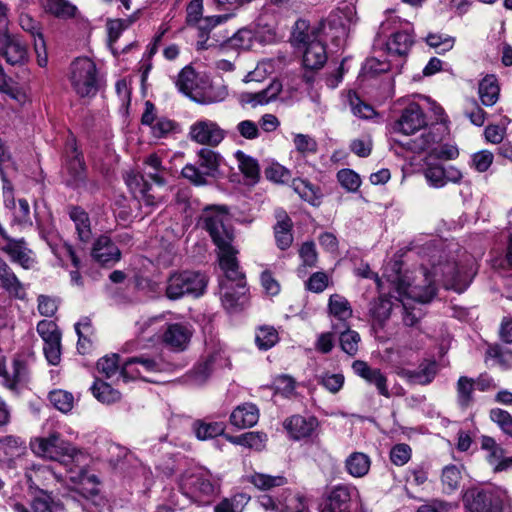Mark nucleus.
<instances>
[{"label": "nucleus", "mask_w": 512, "mask_h": 512, "mask_svg": "<svg viewBox=\"0 0 512 512\" xmlns=\"http://www.w3.org/2000/svg\"><path fill=\"white\" fill-rule=\"evenodd\" d=\"M237 254L238 250L226 241V311L231 313L245 310L250 303L246 276L239 269Z\"/></svg>", "instance_id": "nucleus-1"}, {"label": "nucleus", "mask_w": 512, "mask_h": 512, "mask_svg": "<svg viewBox=\"0 0 512 512\" xmlns=\"http://www.w3.org/2000/svg\"><path fill=\"white\" fill-rule=\"evenodd\" d=\"M62 165L66 173L64 184L66 187L77 190L85 188L88 182V167L84 153L78 145L76 136L69 131L62 153Z\"/></svg>", "instance_id": "nucleus-2"}, {"label": "nucleus", "mask_w": 512, "mask_h": 512, "mask_svg": "<svg viewBox=\"0 0 512 512\" xmlns=\"http://www.w3.org/2000/svg\"><path fill=\"white\" fill-rule=\"evenodd\" d=\"M198 225L216 246L217 266L224 272V205H207L199 216ZM218 285L224 288V273L218 275Z\"/></svg>", "instance_id": "nucleus-3"}, {"label": "nucleus", "mask_w": 512, "mask_h": 512, "mask_svg": "<svg viewBox=\"0 0 512 512\" xmlns=\"http://www.w3.org/2000/svg\"><path fill=\"white\" fill-rule=\"evenodd\" d=\"M206 286L205 277L199 271H174L166 280L165 296L171 301H177L186 296L197 298L204 294Z\"/></svg>", "instance_id": "nucleus-4"}, {"label": "nucleus", "mask_w": 512, "mask_h": 512, "mask_svg": "<svg viewBox=\"0 0 512 512\" xmlns=\"http://www.w3.org/2000/svg\"><path fill=\"white\" fill-rule=\"evenodd\" d=\"M418 274L412 282L408 276H396V279L393 280L400 301L403 302L405 296L416 302L428 303L435 297L436 287L431 273L422 267Z\"/></svg>", "instance_id": "nucleus-5"}, {"label": "nucleus", "mask_w": 512, "mask_h": 512, "mask_svg": "<svg viewBox=\"0 0 512 512\" xmlns=\"http://www.w3.org/2000/svg\"><path fill=\"white\" fill-rule=\"evenodd\" d=\"M463 503L468 512H503L504 506L510 505V497L501 487L472 488L465 492Z\"/></svg>", "instance_id": "nucleus-6"}, {"label": "nucleus", "mask_w": 512, "mask_h": 512, "mask_svg": "<svg viewBox=\"0 0 512 512\" xmlns=\"http://www.w3.org/2000/svg\"><path fill=\"white\" fill-rule=\"evenodd\" d=\"M98 71L96 64L89 58H77L71 64L70 82L81 97H94L99 91Z\"/></svg>", "instance_id": "nucleus-7"}, {"label": "nucleus", "mask_w": 512, "mask_h": 512, "mask_svg": "<svg viewBox=\"0 0 512 512\" xmlns=\"http://www.w3.org/2000/svg\"><path fill=\"white\" fill-rule=\"evenodd\" d=\"M30 448L38 457L53 461H61L64 457L73 458L76 453L75 447L59 432H52L45 437L32 438Z\"/></svg>", "instance_id": "nucleus-8"}, {"label": "nucleus", "mask_w": 512, "mask_h": 512, "mask_svg": "<svg viewBox=\"0 0 512 512\" xmlns=\"http://www.w3.org/2000/svg\"><path fill=\"white\" fill-rule=\"evenodd\" d=\"M70 481L73 484L71 493L81 496L99 510L106 505L107 500L101 492V481L97 475L82 468L70 477Z\"/></svg>", "instance_id": "nucleus-9"}, {"label": "nucleus", "mask_w": 512, "mask_h": 512, "mask_svg": "<svg viewBox=\"0 0 512 512\" xmlns=\"http://www.w3.org/2000/svg\"><path fill=\"white\" fill-rule=\"evenodd\" d=\"M434 274H441L443 284L446 289L454 290L457 293L464 292L470 285L475 271L468 264H458L456 262H446L434 267Z\"/></svg>", "instance_id": "nucleus-10"}, {"label": "nucleus", "mask_w": 512, "mask_h": 512, "mask_svg": "<svg viewBox=\"0 0 512 512\" xmlns=\"http://www.w3.org/2000/svg\"><path fill=\"white\" fill-rule=\"evenodd\" d=\"M426 126V117L421 107L416 103L409 104L400 118L394 123L393 131L405 135L414 134Z\"/></svg>", "instance_id": "nucleus-11"}, {"label": "nucleus", "mask_w": 512, "mask_h": 512, "mask_svg": "<svg viewBox=\"0 0 512 512\" xmlns=\"http://www.w3.org/2000/svg\"><path fill=\"white\" fill-rule=\"evenodd\" d=\"M424 176L434 188H442L448 183L458 184L462 180V172L453 165L428 164Z\"/></svg>", "instance_id": "nucleus-12"}, {"label": "nucleus", "mask_w": 512, "mask_h": 512, "mask_svg": "<svg viewBox=\"0 0 512 512\" xmlns=\"http://www.w3.org/2000/svg\"><path fill=\"white\" fill-rule=\"evenodd\" d=\"M91 256L101 266L111 267L120 260L121 251L109 236L100 235L93 243Z\"/></svg>", "instance_id": "nucleus-13"}, {"label": "nucleus", "mask_w": 512, "mask_h": 512, "mask_svg": "<svg viewBox=\"0 0 512 512\" xmlns=\"http://www.w3.org/2000/svg\"><path fill=\"white\" fill-rule=\"evenodd\" d=\"M189 137L192 141L209 146H217L223 139V131L208 120L196 121L190 127Z\"/></svg>", "instance_id": "nucleus-14"}, {"label": "nucleus", "mask_w": 512, "mask_h": 512, "mask_svg": "<svg viewBox=\"0 0 512 512\" xmlns=\"http://www.w3.org/2000/svg\"><path fill=\"white\" fill-rule=\"evenodd\" d=\"M20 26L24 31L30 34L33 40L34 50L37 56V63L40 67H45L48 63L46 43L38 21L29 15L20 16Z\"/></svg>", "instance_id": "nucleus-15"}, {"label": "nucleus", "mask_w": 512, "mask_h": 512, "mask_svg": "<svg viewBox=\"0 0 512 512\" xmlns=\"http://www.w3.org/2000/svg\"><path fill=\"white\" fill-rule=\"evenodd\" d=\"M192 337V332L182 323L167 324L162 334V343L175 352L184 351Z\"/></svg>", "instance_id": "nucleus-16"}, {"label": "nucleus", "mask_w": 512, "mask_h": 512, "mask_svg": "<svg viewBox=\"0 0 512 512\" xmlns=\"http://www.w3.org/2000/svg\"><path fill=\"white\" fill-rule=\"evenodd\" d=\"M353 371L365 379L368 383L375 385L379 394L389 398L390 392L387 386V378L380 369L371 368L365 361L356 360L352 364Z\"/></svg>", "instance_id": "nucleus-17"}, {"label": "nucleus", "mask_w": 512, "mask_h": 512, "mask_svg": "<svg viewBox=\"0 0 512 512\" xmlns=\"http://www.w3.org/2000/svg\"><path fill=\"white\" fill-rule=\"evenodd\" d=\"M0 57L9 65H24L29 59L27 46L17 35L10 33L4 44V49L0 53Z\"/></svg>", "instance_id": "nucleus-18"}, {"label": "nucleus", "mask_w": 512, "mask_h": 512, "mask_svg": "<svg viewBox=\"0 0 512 512\" xmlns=\"http://www.w3.org/2000/svg\"><path fill=\"white\" fill-rule=\"evenodd\" d=\"M353 487L335 486L329 493L327 503L320 512H351V494Z\"/></svg>", "instance_id": "nucleus-19"}, {"label": "nucleus", "mask_w": 512, "mask_h": 512, "mask_svg": "<svg viewBox=\"0 0 512 512\" xmlns=\"http://www.w3.org/2000/svg\"><path fill=\"white\" fill-rule=\"evenodd\" d=\"M438 373V364L436 361H424L418 369L409 370L402 368L397 374L406 379L411 384L427 385L433 381Z\"/></svg>", "instance_id": "nucleus-20"}, {"label": "nucleus", "mask_w": 512, "mask_h": 512, "mask_svg": "<svg viewBox=\"0 0 512 512\" xmlns=\"http://www.w3.org/2000/svg\"><path fill=\"white\" fill-rule=\"evenodd\" d=\"M181 489L189 497L209 496L214 493V485L203 473H191L182 479Z\"/></svg>", "instance_id": "nucleus-21"}, {"label": "nucleus", "mask_w": 512, "mask_h": 512, "mask_svg": "<svg viewBox=\"0 0 512 512\" xmlns=\"http://www.w3.org/2000/svg\"><path fill=\"white\" fill-rule=\"evenodd\" d=\"M0 282L2 288L8 292L10 297L20 300L25 299L26 293L23 284L2 257H0Z\"/></svg>", "instance_id": "nucleus-22"}, {"label": "nucleus", "mask_w": 512, "mask_h": 512, "mask_svg": "<svg viewBox=\"0 0 512 512\" xmlns=\"http://www.w3.org/2000/svg\"><path fill=\"white\" fill-rule=\"evenodd\" d=\"M56 506L52 492L39 489L38 493L31 499L28 506L21 502L13 504L12 508L15 512H54Z\"/></svg>", "instance_id": "nucleus-23"}, {"label": "nucleus", "mask_w": 512, "mask_h": 512, "mask_svg": "<svg viewBox=\"0 0 512 512\" xmlns=\"http://www.w3.org/2000/svg\"><path fill=\"white\" fill-rule=\"evenodd\" d=\"M442 140L438 127H431L424 131L420 136L408 140L405 143H400L404 148L414 153H421L424 151L435 148V145Z\"/></svg>", "instance_id": "nucleus-24"}, {"label": "nucleus", "mask_w": 512, "mask_h": 512, "mask_svg": "<svg viewBox=\"0 0 512 512\" xmlns=\"http://www.w3.org/2000/svg\"><path fill=\"white\" fill-rule=\"evenodd\" d=\"M277 222L274 226V234L278 248L286 250L293 243L292 227L293 223L284 210L276 211Z\"/></svg>", "instance_id": "nucleus-25"}, {"label": "nucleus", "mask_w": 512, "mask_h": 512, "mask_svg": "<svg viewBox=\"0 0 512 512\" xmlns=\"http://www.w3.org/2000/svg\"><path fill=\"white\" fill-rule=\"evenodd\" d=\"M68 215L75 224L78 239L83 243H88L92 237L89 214L79 205H69Z\"/></svg>", "instance_id": "nucleus-26"}, {"label": "nucleus", "mask_w": 512, "mask_h": 512, "mask_svg": "<svg viewBox=\"0 0 512 512\" xmlns=\"http://www.w3.org/2000/svg\"><path fill=\"white\" fill-rule=\"evenodd\" d=\"M303 65L307 69L316 70L323 67L327 61L325 45L320 41H312L303 48Z\"/></svg>", "instance_id": "nucleus-27"}, {"label": "nucleus", "mask_w": 512, "mask_h": 512, "mask_svg": "<svg viewBox=\"0 0 512 512\" xmlns=\"http://www.w3.org/2000/svg\"><path fill=\"white\" fill-rule=\"evenodd\" d=\"M283 425L292 438L301 439L311 435L316 426V419L294 415L285 420Z\"/></svg>", "instance_id": "nucleus-28"}, {"label": "nucleus", "mask_w": 512, "mask_h": 512, "mask_svg": "<svg viewBox=\"0 0 512 512\" xmlns=\"http://www.w3.org/2000/svg\"><path fill=\"white\" fill-rule=\"evenodd\" d=\"M346 472L354 478L365 477L371 467V458L363 452H352L344 461Z\"/></svg>", "instance_id": "nucleus-29"}, {"label": "nucleus", "mask_w": 512, "mask_h": 512, "mask_svg": "<svg viewBox=\"0 0 512 512\" xmlns=\"http://www.w3.org/2000/svg\"><path fill=\"white\" fill-rule=\"evenodd\" d=\"M259 419V411L253 404L238 406L230 416V422L237 428H248L254 426Z\"/></svg>", "instance_id": "nucleus-30"}, {"label": "nucleus", "mask_w": 512, "mask_h": 512, "mask_svg": "<svg viewBox=\"0 0 512 512\" xmlns=\"http://www.w3.org/2000/svg\"><path fill=\"white\" fill-rule=\"evenodd\" d=\"M26 242L24 238L11 240L2 250L7 253L13 262L18 263L22 268L28 270L32 268L34 259L26 252Z\"/></svg>", "instance_id": "nucleus-31"}, {"label": "nucleus", "mask_w": 512, "mask_h": 512, "mask_svg": "<svg viewBox=\"0 0 512 512\" xmlns=\"http://www.w3.org/2000/svg\"><path fill=\"white\" fill-rule=\"evenodd\" d=\"M317 40L315 29H312L306 20L299 19L295 22L290 39L294 47L303 49Z\"/></svg>", "instance_id": "nucleus-32"}, {"label": "nucleus", "mask_w": 512, "mask_h": 512, "mask_svg": "<svg viewBox=\"0 0 512 512\" xmlns=\"http://www.w3.org/2000/svg\"><path fill=\"white\" fill-rule=\"evenodd\" d=\"M90 390L92 395L102 404L111 405L121 400V392L101 379H95Z\"/></svg>", "instance_id": "nucleus-33"}, {"label": "nucleus", "mask_w": 512, "mask_h": 512, "mask_svg": "<svg viewBox=\"0 0 512 512\" xmlns=\"http://www.w3.org/2000/svg\"><path fill=\"white\" fill-rule=\"evenodd\" d=\"M127 185L133 193L139 194L146 206H155L157 204L155 197L150 194L152 185L143 174H135L129 177Z\"/></svg>", "instance_id": "nucleus-34"}, {"label": "nucleus", "mask_w": 512, "mask_h": 512, "mask_svg": "<svg viewBox=\"0 0 512 512\" xmlns=\"http://www.w3.org/2000/svg\"><path fill=\"white\" fill-rule=\"evenodd\" d=\"M413 42V37L408 32H395L386 43L387 51L390 55L405 56L409 52Z\"/></svg>", "instance_id": "nucleus-35"}, {"label": "nucleus", "mask_w": 512, "mask_h": 512, "mask_svg": "<svg viewBox=\"0 0 512 512\" xmlns=\"http://www.w3.org/2000/svg\"><path fill=\"white\" fill-rule=\"evenodd\" d=\"M192 431L198 440L206 441L224 435V423L195 420L192 424Z\"/></svg>", "instance_id": "nucleus-36"}, {"label": "nucleus", "mask_w": 512, "mask_h": 512, "mask_svg": "<svg viewBox=\"0 0 512 512\" xmlns=\"http://www.w3.org/2000/svg\"><path fill=\"white\" fill-rule=\"evenodd\" d=\"M479 97L485 106H493L499 98V86L497 79L493 75H487L479 83Z\"/></svg>", "instance_id": "nucleus-37"}, {"label": "nucleus", "mask_w": 512, "mask_h": 512, "mask_svg": "<svg viewBox=\"0 0 512 512\" xmlns=\"http://www.w3.org/2000/svg\"><path fill=\"white\" fill-rule=\"evenodd\" d=\"M328 310L330 315L343 322V326L346 327L345 322L352 317V308L348 300L339 295L332 294L328 301Z\"/></svg>", "instance_id": "nucleus-38"}, {"label": "nucleus", "mask_w": 512, "mask_h": 512, "mask_svg": "<svg viewBox=\"0 0 512 512\" xmlns=\"http://www.w3.org/2000/svg\"><path fill=\"white\" fill-rule=\"evenodd\" d=\"M136 17L134 15L122 19H109L107 21L106 27L108 32V44L112 49L113 54H116V51L113 49V45L118 41L123 31L128 29L135 21Z\"/></svg>", "instance_id": "nucleus-39"}, {"label": "nucleus", "mask_w": 512, "mask_h": 512, "mask_svg": "<svg viewBox=\"0 0 512 512\" xmlns=\"http://www.w3.org/2000/svg\"><path fill=\"white\" fill-rule=\"evenodd\" d=\"M26 450V442L19 436L6 435L0 438V451L7 458H16L24 454Z\"/></svg>", "instance_id": "nucleus-40"}, {"label": "nucleus", "mask_w": 512, "mask_h": 512, "mask_svg": "<svg viewBox=\"0 0 512 512\" xmlns=\"http://www.w3.org/2000/svg\"><path fill=\"white\" fill-rule=\"evenodd\" d=\"M150 130L151 135L157 139L167 138L170 135L182 132L181 125L178 122L165 116L159 117Z\"/></svg>", "instance_id": "nucleus-41"}, {"label": "nucleus", "mask_w": 512, "mask_h": 512, "mask_svg": "<svg viewBox=\"0 0 512 512\" xmlns=\"http://www.w3.org/2000/svg\"><path fill=\"white\" fill-rule=\"evenodd\" d=\"M279 341L278 331L270 325H262L256 329L255 343L260 350H268Z\"/></svg>", "instance_id": "nucleus-42"}, {"label": "nucleus", "mask_w": 512, "mask_h": 512, "mask_svg": "<svg viewBox=\"0 0 512 512\" xmlns=\"http://www.w3.org/2000/svg\"><path fill=\"white\" fill-rule=\"evenodd\" d=\"M197 73L192 65H186L178 74L176 86L178 90L191 97L193 90L197 87Z\"/></svg>", "instance_id": "nucleus-43"}, {"label": "nucleus", "mask_w": 512, "mask_h": 512, "mask_svg": "<svg viewBox=\"0 0 512 512\" xmlns=\"http://www.w3.org/2000/svg\"><path fill=\"white\" fill-rule=\"evenodd\" d=\"M248 481L260 490H269L275 487L284 486L287 479L282 475L272 476L264 473H253L248 477Z\"/></svg>", "instance_id": "nucleus-44"}, {"label": "nucleus", "mask_w": 512, "mask_h": 512, "mask_svg": "<svg viewBox=\"0 0 512 512\" xmlns=\"http://www.w3.org/2000/svg\"><path fill=\"white\" fill-rule=\"evenodd\" d=\"M462 480L460 468L456 465H447L442 470L441 483L443 492L451 494L456 491Z\"/></svg>", "instance_id": "nucleus-45"}, {"label": "nucleus", "mask_w": 512, "mask_h": 512, "mask_svg": "<svg viewBox=\"0 0 512 512\" xmlns=\"http://www.w3.org/2000/svg\"><path fill=\"white\" fill-rule=\"evenodd\" d=\"M48 400L52 406L62 413H68L73 409L74 396L71 392L63 389H54L49 392Z\"/></svg>", "instance_id": "nucleus-46"}, {"label": "nucleus", "mask_w": 512, "mask_h": 512, "mask_svg": "<svg viewBox=\"0 0 512 512\" xmlns=\"http://www.w3.org/2000/svg\"><path fill=\"white\" fill-rule=\"evenodd\" d=\"M235 157L238 161V168L245 177L256 182L259 178V166L257 161L245 155L242 151H237Z\"/></svg>", "instance_id": "nucleus-47"}, {"label": "nucleus", "mask_w": 512, "mask_h": 512, "mask_svg": "<svg viewBox=\"0 0 512 512\" xmlns=\"http://www.w3.org/2000/svg\"><path fill=\"white\" fill-rule=\"evenodd\" d=\"M25 371V364L20 360L13 361V375L6 370L3 375L4 386L15 394H20V382L22 373Z\"/></svg>", "instance_id": "nucleus-48"}, {"label": "nucleus", "mask_w": 512, "mask_h": 512, "mask_svg": "<svg viewBox=\"0 0 512 512\" xmlns=\"http://www.w3.org/2000/svg\"><path fill=\"white\" fill-rule=\"evenodd\" d=\"M345 328V330L339 332L341 349L346 354L355 356L358 352V346L361 340L360 335L356 331L349 329L347 326Z\"/></svg>", "instance_id": "nucleus-49"}, {"label": "nucleus", "mask_w": 512, "mask_h": 512, "mask_svg": "<svg viewBox=\"0 0 512 512\" xmlns=\"http://www.w3.org/2000/svg\"><path fill=\"white\" fill-rule=\"evenodd\" d=\"M474 380L466 376H461L457 381V400L460 406L467 407L472 402L474 391Z\"/></svg>", "instance_id": "nucleus-50"}, {"label": "nucleus", "mask_w": 512, "mask_h": 512, "mask_svg": "<svg viewBox=\"0 0 512 512\" xmlns=\"http://www.w3.org/2000/svg\"><path fill=\"white\" fill-rule=\"evenodd\" d=\"M392 311V302L385 296H380L373 304L370 309L371 316L373 319L383 325L385 321L390 317Z\"/></svg>", "instance_id": "nucleus-51"}, {"label": "nucleus", "mask_w": 512, "mask_h": 512, "mask_svg": "<svg viewBox=\"0 0 512 512\" xmlns=\"http://www.w3.org/2000/svg\"><path fill=\"white\" fill-rule=\"evenodd\" d=\"M348 101L352 113L359 118L371 119L376 114L374 108L363 102L354 92H349Z\"/></svg>", "instance_id": "nucleus-52"}, {"label": "nucleus", "mask_w": 512, "mask_h": 512, "mask_svg": "<svg viewBox=\"0 0 512 512\" xmlns=\"http://www.w3.org/2000/svg\"><path fill=\"white\" fill-rule=\"evenodd\" d=\"M46 10L57 18H72L76 13V6L66 0H54L46 5Z\"/></svg>", "instance_id": "nucleus-53"}, {"label": "nucleus", "mask_w": 512, "mask_h": 512, "mask_svg": "<svg viewBox=\"0 0 512 512\" xmlns=\"http://www.w3.org/2000/svg\"><path fill=\"white\" fill-rule=\"evenodd\" d=\"M344 381V375L341 373L332 374L324 372L317 376V382L333 394L338 393L342 389Z\"/></svg>", "instance_id": "nucleus-54"}, {"label": "nucleus", "mask_w": 512, "mask_h": 512, "mask_svg": "<svg viewBox=\"0 0 512 512\" xmlns=\"http://www.w3.org/2000/svg\"><path fill=\"white\" fill-rule=\"evenodd\" d=\"M292 188L303 200L313 205L318 199L316 188L306 180L293 179Z\"/></svg>", "instance_id": "nucleus-55"}, {"label": "nucleus", "mask_w": 512, "mask_h": 512, "mask_svg": "<svg viewBox=\"0 0 512 512\" xmlns=\"http://www.w3.org/2000/svg\"><path fill=\"white\" fill-rule=\"evenodd\" d=\"M280 512H309L304 498L299 494L289 492L281 501Z\"/></svg>", "instance_id": "nucleus-56"}, {"label": "nucleus", "mask_w": 512, "mask_h": 512, "mask_svg": "<svg viewBox=\"0 0 512 512\" xmlns=\"http://www.w3.org/2000/svg\"><path fill=\"white\" fill-rule=\"evenodd\" d=\"M490 419L496 423L506 435L512 437V415L500 408H493L490 411Z\"/></svg>", "instance_id": "nucleus-57"}, {"label": "nucleus", "mask_w": 512, "mask_h": 512, "mask_svg": "<svg viewBox=\"0 0 512 512\" xmlns=\"http://www.w3.org/2000/svg\"><path fill=\"white\" fill-rule=\"evenodd\" d=\"M340 185L349 192H356L360 185V176L351 169H342L337 173Z\"/></svg>", "instance_id": "nucleus-58"}, {"label": "nucleus", "mask_w": 512, "mask_h": 512, "mask_svg": "<svg viewBox=\"0 0 512 512\" xmlns=\"http://www.w3.org/2000/svg\"><path fill=\"white\" fill-rule=\"evenodd\" d=\"M296 150L302 155L314 154L317 152V142L307 134H296L293 139Z\"/></svg>", "instance_id": "nucleus-59"}, {"label": "nucleus", "mask_w": 512, "mask_h": 512, "mask_svg": "<svg viewBox=\"0 0 512 512\" xmlns=\"http://www.w3.org/2000/svg\"><path fill=\"white\" fill-rule=\"evenodd\" d=\"M97 369L100 373L104 374L106 378H111L116 374L119 367V355L112 354L111 356H104L97 361Z\"/></svg>", "instance_id": "nucleus-60"}, {"label": "nucleus", "mask_w": 512, "mask_h": 512, "mask_svg": "<svg viewBox=\"0 0 512 512\" xmlns=\"http://www.w3.org/2000/svg\"><path fill=\"white\" fill-rule=\"evenodd\" d=\"M43 352L48 363L57 366L61 361V338L44 342Z\"/></svg>", "instance_id": "nucleus-61"}, {"label": "nucleus", "mask_w": 512, "mask_h": 512, "mask_svg": "<svg viewBox=\"0 0 512 512\" xmlns=\"http://www.w3.org/2000/svg\"><path fill=\"white\" fill-rule=\"evenodd\" d=\"M199 165L203 168L208 169L207 175L210 172L215 171L219 167V154L215 153L209 148H202L198 152Z\"/></svg>", "instance_id": "nucleus-62"}, {"label": "nucleus", "mask_w": 512, "mask_h": 512, "mask_svg": "<svg viewBox=\"0 0 512 512\" xmlns=\"http://www.w3.org/2000/svg\"><path fill=\"white\" fill-rule=\"evenodd\" d=\"M37 332L42 338L43 342L62 337L61 331L58 329L57 324L53 321L41 320L37 324Z\"/></svg>", "instance_id": "nucleus-63"}, {"label": "nucleus", "mask_w": 512, "mask_h": 512, "mask_svg": "<svg viewBox=\"0 0 512 512\" xmlns=\"http://www.w3.org/2000/svg\"><path fill=\"white\" fill-rule=\"evenodd\" d=\"M330 279L325 272H315L306 281V289L313 293H321L329 286Z\"/></svg>", "instance_id": "nucleus-64"}]
</instances>
